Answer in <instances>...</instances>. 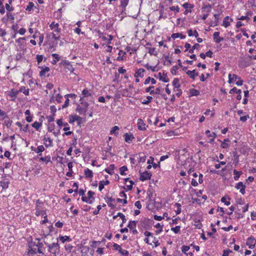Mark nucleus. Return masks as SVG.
<instances>
[{"label": "nucleus", "mask_w": 256, "mask_h": 256, "mask_svg": "<svg viewBox=\"0 0 256 256\" xmlns=\"http://www.w3.org/2000/svg\"><path fill=\"white\" fill-rule=\"evenodd\" d=\"M56 124L60 126H64L63 130L65 131V132L63 134V136H70L72 134V132L71 131H68L70 130V128L68 126V124L67 122L64 123L62 122V119L60 118L56 120Z\"/></svg>", "instance_id": "obj_1"}, {"label": "nucleus", "mask_w": 256, "mask_h": 256, "mask_svg": "<svg viewBox=\"0 0 256 256\" xmlns=\"http://www.w3.org/2000/svg\"><path fill=\"white\" fill-rule=\"evenodd\" d=\"M44 244L48 248V251L50 252L52 249L56 248V251L59 250L60 246L58 243V239H56V242H54L52 244H48L44 242Z\"/></svg>", "instance_id": "obj_2"}, {"label": "nucleus", "mask_w": 256, "mask_h": 256, "mask_svg": "<svg viewBox=\"0 0 256 256\" xmlns=\"http://www.w3.org/2000/svg\"><path fill=\"white\" fill-rule=\"evenodd\" d=\"M256 244V240L254 236L249 237L246 240V244L248 246L249 248L252 249L254 248Z\"/></svg>", "instance_id": "obj_3"}, {"label": "nucleus", "mask_w": 256, "mask_h": 256, "mask_svg": "<svg viewBox=\"0 0 256 256\" xmlns=\"http://www.w3.org/2000/svg\"><path fill=\"white\" fill-rule=\"evenodd\" d=\"M50 30H53L56 33H60L61 32V28L59 27L58 23L52 22L50 24Z\"/></svg>", "instance_id": "obj_4"}, {"label": "nucleus", "mask_w": 256, "mask_h": 256, "mask_svg": "<svg viewBox=\"0 0 256 256\" xmlns=\"http://www.w3.org/2000/svg\"><path fill=\"white\" fill-rule=\"evenodd\" d=\"M34 244H36L32 242L30 244L28 249V253L29 254H32L38 253L37 247L34 246Z\"/></svg>", "instance_id": "obj_5"}, {"label": "nucleus", "mask_w": 256, "mask_h": 256, "mask_svg": "<svg viewBox=\"0 0 256 256\" xmlns=\"http://www.w3.org/2000/svg\"><path fill=\"white\" fill-rule=\"evenodd\" d=\"M151 176L152 174L150 172L147 171H145L144 172L140 174V180L141 181L144 182V180H150Z\"/></svg>", "instance_id": "obj_6"}, {"label": "nucleus", "mask_w": 256, "mask_h": 256, "mask_svg": "<svg viewBox=\"0 0 256 256\" xmlns=\"http://www.w3.org/2000/svg\"><path fill=\"white\" fill-rule=\"evenodd\" d=\"M220 32H214L212 35L214 40L216 44L220 43L224 40V38L220 36Z\"/></svg>", "instance_id": "obj_7"}, {"label": "nucleus", "mask_w": 256, "mask_h": 256, "mask_svg": "<svg viewBox=\"0 0 256 256\" xmlns=\"http://www.w3.org/2000/svg\"><path fill=\"white\" fill-rule=\"evenodd\" d=\"M138 129L140 130H146V124L144 122V120L141 118H138L137 122Z\"/></svg>", "instance_id": "obj_8"}, {"label": "nucleus", "mask_w": 256, "mask_h": 256, "mask_svg": "<svg viewBox=\"0 0 256 256\" xmlns=\"http://www.w3.org/2000/svg\"><path fill=\"white\" fill-rule=\"evenodd\" d=\"M82 96H80V101H82L84 98H88L92 96V92L87 88H84L82 91Z\"/></svg>", "instance_id": "obj_9"}, {"label": "nucleus", "mask_w": 256, "mask_h": 256, "mask_svg": "<svg viewBox=\"0 0 256 256\" xmlns=\"http://www.w3.org/2000/svg\"><path fill=\"white\" fill-rule=\"evenodd\" d=\"M235 187L236 189L240 190V192L242 194H245L246 186L243 184L242 182H238Z\"/></svg>", "instance_id": "obj_10"}, {"label": "nucleus", "mask_w": 256, "mask_h": 256, "mask_svg": "<svg viewBox=\"0 0 256 256\" xmlns=\"http://www.w3.org/2000/svg\"><path fill=\"white\" fill-rule=\"evenodd\" d=\"M144 234L146 236V238H144V240L145 242L148 244H150V241H149V238H154V240H156V238L153 236L152 233H151L150 232L148 231L144 232Z\"/></svg>", "instance_id": "obj_11"}, {"label": "nucleus", "mask_w": 256, "mask_h": 256, "mask_svg": "<svg viewBox=\"0 0 256 256\" xmlns=\"http://www.w3.org/2000/svg\"><path fill=\"white\" fill-rule=\"evenodd\" d=\"M124 140L127 143H130L134 139V137L132 134L126 133L124 135Z\"/></svg>", "instance_id": "obj_12"}, {"label": "nucleus", "mask_w": 256, "mask_h": 256, "mask_svg": "<svg viewBox=\"0 0 256 256\" xmlns=\"http://www.w3.org/2000/svg\"><path fill=\"white\" fill-rule=\"evenodd\" d=\"M18 94V90H14V89H12L8 94V96L11 98L10 100L12 101H14L17 96Z\"/></svg>", "instance_id": "obj_13"}, {"label": "nucleus", "mask_w": 256, "mask_h": 256, "mask_svg": "<svg viewBox=\"0 0 256 256\" xmlns=\"http://www.w3.org/2000/svg\"><path fill=\"white\" fill-rule=\"evenodd\" d=\"M81 118L78 116L70 115L68 122L70 124H72L75 121L80 120Z\"/></svg>", "instance_id": "obj_14"}, {"label": "nucleus", "mask_w": 256, "mask_h": 256, "mask_svg": "<svg viewBox=\"0 0 256 256\" xmlns=\"http://www.w3.org/2000/svg\"><path fill=\"white\" fill-rule=\"evenodd\" d=\"M144 71H145L142 68H140L137 70L136 72L134 74V76L136 78L144 77Z\"/></svg>", "instance_id": "obj_15"}, {"label": "nucleus", "mask_w": 256, "mask_h": 256, "mask_svg": "<svg viewBox=\"0 0 256 256\" xmlns=\"http://www.w3.org/2000/svg\"><path fill=\"white\" fill-rule=\"evenodd\" d=\"M64 65L65 66L64 68L70 71V73L74 72V68L72 65L70 64V62L68 61H65L64 62Z\"/></svg>", "instance_id": "obj_16"}, {"label": "nucleus", "mask_w": 256, "mask_h": 256, "mask_svg": "<svg viewBox=\"0 0 256 256\" xmlns=\"http://www.w3.org/2000/svg\"><path fill=\"white\" fill-rule=\"evenodd\" d=\"M186 74L190 76V77L194 80L196 76L198 75V72H196V70H188L186 72Z\"/></svg>", "instance_id": "obj_17"}, {"label": "nucleus", "mask_w": 256, "mask_h": 256, "mask_svg": "<svg viewBox=\"0 0 256 256\" xmlns=\"http://www.w3.org/2000/svg\"><path fill=\"white\" fill-rule=\"evenodd\" d=\"M251 64V62L250 58H246L241 62V66L242 67L246 68L250 66Z\"/></svg>", "instance_id": "obj_18"}, {"label": "nucleus", "mask_w": 256, "mask_h": 256, "mask_svg": "<svg viewBox=\"0 0 256 256\" xmlns=\"http://www.w3.org/2000/svg\"><path fill=\"white\" fill-rule=\"evenodd\" d=\"M43 140L46 142H48V144L44 143V145L46 147H50L53 146L52 140L50 138L44 136V138H43Z\"/></svg>", "instance_id": "obj_19"}, {"label": "nucleus", "mask_w": 256, "mask_h": 256, "mask_svg": "<svg viewBox=\"0 0 256 256\" xmlns=\"http://www.w3.org/2000/svg\"><path fill=\"white\" fill-rule=\"evenodd\" d=\"M232 76H233V78H235L234 80H238V81L236 82V83L238 86H241L242 85L243 80L240 78V76H237L235 74H233Z\"/></svg>", "instance_id": "obj_20"}, {"label": "nucleus", "mask_w": 256, "mask_h": 256, "mask_svg": "<svg viewBox=\"0 0 256 256\" xmlns=\"http://www.w3.org/2000/svg\"><path fill=\"white\" fill-rule=\"evenodd\" d=\"M232 20V18L229 19L228 16L225 17L223 20L222 26L225 28L228 27L230 25V22Z\"/></svg>", "instance_id": "obj_21"}, {"label": "nucleus", "mask_w": 256, "mask_h": 256, "mask_svg": "<svg viewBox=\"0 0 256 256\" xmlns=\"http://www.w3.org/2000/svg\"><path fill=\"white\" fill-rule=\"evenodd\" d=\"M233 172L234 174V178L236 181L238 180L240 175L242 174V171H238L235 169L234 170Z\"/></svg>", "instance_id": "obj_22"}, {"label": "nucleus", "mask_w": 256, "mask_h": 256, "mask_svg": "<svg viewBox=\"0 0 256 256\" xmlns=\"http://www.w3.org/2000/svg\"><path fill=\"white\" fill-rule=\"evenodd\" d=\"M38 68H42V70L40 72V76H45L46 72H48L50 70L48 67L43 68V67L39 66Z\"/></svg>", "instance_id": "obj_23"}, {"label": "nucleus", "mask_w": 256, "mask_h": 256, "mask_svg": "<svg viewBox=\"0 0 256 256\" xmlns=\"http://www.w3.org/2000/svg\"><path fill=\"white\" fill-rule=\"evenodd\" d=\"M84 174L86 178H92L93 176V172L92 170L87 168L84 170Z\"/></svg>", "instance_id": "obj_24"}, {"label": "nucleus", "mask_w": 256, "mask_h": 256, "mask_svg": "<svg viewBox=\"0 0 256 256\" xmlns=\"http://www.w3.org/2000/svg\"><path fill=\"white\" fill-rule=\"evenodd\" d=\"M230 198L228 196H224L221 198V202H224L226 206H229L230 204Z\"/></svg>", "instance_id": "obj_25"}, {"label": "nucleus", "mask_w": 256, "mask_h": 256, "mask_svg": "<svg viewBox=\"0 0 256 256\" xmlns=\"http://www.w3.org/2000/svg\"><path fill=\"white\" fill-rule=\"evenodd\" d=\"M44 148L42 145L38 146L36 149V152L39 154L38 156H42V152L44 150Z\"/></svg>", "instance_id": "obj_26"}, {"label": "nucleus", "mask_w": 256, "mask_h": 256, "mask_svg": "<svg viewBox=\"0 0 256 256\" xmlns=\"http://www.w3.org/2000/svg\"><path fill=\"white\" fill-rule=\"evenodd\" d=\"M137 222L135 220H130V221L128 227L130 230H133L134 228H136V226Z\"/></svg>", "instance_id": "obj_27"}, {"label": "nucleus", "mask_w": 256, "mask_h": 256, "mask_svg": "<svg viewBox=\"0 0 256 256\" xmlns=\"http://www.w3.org/2000/svg\"><path fill=\"white\" fill-rule=\"evenodd\" d=\"M76 111L78 112L80 114H85L86 112V109L84 108L81 107L80 105L77 106L76 108Z\"/></svg>", "instance_id": "obj_28"}, {"label": "nucleus", "mask_w": 256, "mask_h": 256, "mask_svg": "<svg viewBox=\"0 0 256 256\" xmlns=\"http://www.w3.org/2000/svg\"><path fill=\"white\" fill-rule=\"evenodd\" d=\"M59 239L62 243H64L66 242H70L72 240V239L69 236H60Z\"/></svg>", "instance_id": "obj_29"}, {"label": "nucleus", "mask_w": 256, "mask_h": 256, "mask_svg": "<svg viewBox=\"0 0 256 256\" xmlns=\"http://www.w3.org/2000/svg\"><path fill=\"white\" fill-rule=\"evenodd\" d=\"M190 96H198L200 95V92L198 90L192 88L190 90Z\"/></svg>", "instance_id": "obj_30"}, {"label": "nucleus", "mask_w": 256, "mask_h": 256, "mask_svg": "<svg viewBox=\"0 0 256 256\" xmlns=\"http://www.w3.org/2000/svg\"><path fill=\"white\" fill-rule=\"evenodd\" d=\"M172 38L174 39H175L176 38H180L181 39H184L186 38L185 35H182L180 33H174L172 34Z\"/></svg>", "instance_id": "obj_31"}, {"label": "nucleus", "mask_w": 256, "mask_h": 256, "mask_svg": "<svg viewBox=\"0 0 256 256\" xmlns=\"http://www.w3.org/2000/svg\"><path fill=\"white\" fill-rule=\"evenodd\" d=\"M18 91V92H22L26 96L29 95V89H26V88L24 86H21Z\"/></svg>", "instance_id": "obj_32"}, {"label": "nucleus", "mask_w": 256, "mask_h": 256, "mask_svg": "<svg viewBox=\"0 0 256 256\" xmlns=\"http://www.w3.org/2000/svg\"><path fill=\"white\" fill-rule=\"evenodd\" d=\"M114 164H110V166L108 168H106L104 170L108 173L110 174H112L113 172H112L114 170Z\"/></svg>", "instance_id": "obj_33"}, {"label": "nucleus", "mask_w": 256, "mask_h": 256, "mask_svg": "<svg viewBox=\"0 0 256 256\" xmlns=\"http://www.w3.org/2000/svg\"><path fill=\"white\" fill-rule=\"evenodd\" d=\"M120 197L124 198L123 199V204H126L128 203V201L126 200L127 196H126V194H125V192L124 191L120 192Z\"/></svg>", "instance_id": "obj_34"}, {"label": "nucleus", "mask_w": 256, "mask_h": 256, "mask_svg": "<svg viewBox=\"0 0 256 256\" xmlns=\"http://www.w3.org/2000/svg\"><path fill=\"white\" fill-rule=\"evenodd\" d=\"M162 226H162L160 223H158L154 226L155 228H160L159 230H156V233L157 234H159L162 231Z\"/></svg>", "instance_id": "obj_35"}, {"label": "nucleus", "mask_w": 256, "mask_h": 256, "mask_svg": "<svg viewBox=\"0 0 256 256\" xmlns=\"http://www.w3.org/2000/svg\"><path fill=\"white\" fill-rule=\"evenodd\" d=\"M179 80L178 78H175L172 81V85L174 86L175 88H178L180 87V84L178 82Z\"/></svg>", "instance_id": "obj_36"}, {"label": "nucleus", "mask_w": 256, "mask_h": 256, "mask_svg": "<svg viewBox=\"0 0 256 256\" xmlns=\"http://www.w3.org/2000/svg\"><path fill=\"white\" fill-rule=\"evenodd\" d=\"M8 117L6 112L0 109V120H4Z\"/></svg>", "instance_id": "obj_37"}, {"label": "nucleus", "mask_w": 256, "mask_h": 256, "mask_svg": "<svg viewBox=\"0 0 256 256\" xmlns=\"http://www.w3.org/2000/svg\"><path fill=\"white\" fill-rule=\"evenodd\" d=\"M126 170H128V168H127L126 166H122L120 168V174L122 176L126 175V174L125 173V172L126 171Z\"/></svg>", "instance_id": "obj_38"}, {"label": "nucleus", "mask_w": 256, "mask_h": 256, "mask_svg": "<svg viewBox=\"0 0 256 256\" xmlns=\"http://www.w3.org/2000/svg\"><path fill=\"white\" fill-rule=\"evenodd\" d=\"M82 200L84 202H86V203H88V204H92L94 202H92V200L90 199V198H89L88 197H86V196H82Z\"/></svg>", "instance_id": "obj_39"}, {"label": "nucleus", "mask_w": 256, "mask_h": 256, "mask_svg": "<svg viewBox=\"0 0 256 256\" xmlns=\"http://www.w3.org/2000/svg\"><path fill=\"white\" fill-rule=\"evenodd\" d=\"M148 53L150 55L156 56L158 54V51L156 50V48H149Z\"/></svg>", "instance_id": "obj_40"}, {"label": "nucleus", "mask_w": 256, "mask_h": 256, "mask_svg": "<svg viewBox=\"0 0 256 256\" xmlns=\"http://www.w3.org/2000/svg\"><path fill=\"white\" fill-rule=\"evenodd\" d=\"M26 40V38H20L16 40V42L18 44V46H22L24 45V42Z\"/></svg>", "instance_id": "obj_41"}, {"label": "nucleus", "mask_w": 256, "mask_h": 256, "mask_svg": "<svg viewBox=\"0 0 256 256\" xmlns=\"http://www.w3.org/2000/svg\"><path fill=\"white\" fill-rule=\"evenodd\" d=\"M42 124L40 122H35L32 124V126L35 128L36 130H38L42 126Z\"/></svg>", "instance_id": "obj_42"}, {"label": "nucleus", "mask_w": 256, "mask_h": 256, "mask_svg": "<svg viewBox=\"0 0 256 256\" xmlns=\"http://www.w3.org/2000/svg\"><path fill=\"white\" fill-rule=\"evenodd\" d=\"M212 8V6L210 4H206V5H205L202 8V9L204 10H205L206 12H210V10Z\"/></svg>", "instance_id": "obj_43"}, {"label": "nucleus", "mask_w": 256, "mask_h": 256, "mask_svg": "<svg viewBox=\"0 0 256 256\" xmlns=\"http://www.w3.org/2000/svg\"><path fill=\"white\" fill-rule=\"evenodd\" d=\"M160 80L164 82H169V78H168L166 74L163 73L162 77L160 78Z\"/></svg>", "instance_id": "obj_44"}, {"label": "nucleus", "mask_w": 256, "mask_h": 256, "mask_svg": "<svg viewBox=\"0 0 256 256\" xmlns=\"http://www.w3.org/2000/svg\"><path fill=\"white\" fill-rule=\"evenodd\" d=\"M200 46L198 44H196L192 46L191 49L188 50V52L190 54H192L194 52V50L195 49H198Z\"/></svg>", "instance_id": "obj_45"}, {"label": "nucleus", "mask_w": 256, "mask_h": 256, "mask_svg": "<svg viewBox=\"0 0 256 256\" xmlns=\"http://www.w3.org/2000/svg\"><path fill=\"white\" fill-rule=\"evenodd\" d=\"M234 92L238 94H240L242 92V90H240L234 87V88H232L230 91V94H232Z\"/></svg>", "instance_id": "obj_46"}, {"label": "nucleus", "mask_w": 256, "mask_h": 256, "mask_svg": "<svg viewBox=\"0 0 256 256\" xmlns=\"http://www.w3.org/2000/svg\"><path fill=\"white\" fill-rule=\"evenodd\" d=\"M206 134L208 137H212L214 138H215L216 136V134L215 132H212V133H211L210 130H206Z\"/></svg>", "instance_id": "obj_47"}, {"label": "nucleus", "mask_w": 256, "mask_h": 256, "mask_svg": "<svg viewBox=\"0 0 256 256\" xmlns=\"http://www.w3.org/2000/svg\"><path fill=\"white\" fill-rule=\"evenodd\" d=\"M230 140L228 138L224 139V142H223L221 144L222 147L223 148H228L229 145L226 142H228Z\"/></svg>", "instance_id": "obj_48"}, {"label": "nucleus", "mask_w": 256, "mask_h": 256, "mask_svg": "<svg viewBox=\"0 0 256 256\" xmlns=\"http://www.w3.org/2000/svg\"><path fill=\"white\" fill-rule=\"evenodd\" d=\"M175 206L177 208L176 211V214H178L181 212V204L179 203H176Z\"/></svg>", "instance_id": "obj_49"}, {"label": "nucleus", "mask_w": 256, "mask_h": 256, "mask_svg": "<svg viewBox=\"0 0 256 256\" xmlns=\"http://www.w3.org/2000/svg\"><path fill=\"white\" fill-rule=\"evenodd\" d=\"M34 6V4L32 2H29L26 8V11L30 12L32 8Z\"/></svg>", "instance_id": "obj_50"}, {"label": "nucleus", "mask_w": 256, "mask_h": 256, "mask_svg": "<svg viewBox=\"0 0 256 256\" xmlns=\"http://www.w3.org/2000/svg\"><path fill=\"white\" fill-rule=\"evenodd\" d=\"M40 160L46 162V164H48V162L50 161V156H48L46 157H42L40 158Z\"/></svg>", "instance_id": "obj_51"}, {"label": "nucleus", "mask_w": 256, "mask_h": 256, "mask_svg": "<svg viewBox=\"0 0 256 256\" xmlns=\"http://www.w3.org/2000/svg\"><path fill=\"white\" fill-rule=\"evenodd\" d=\"M34 246H36L37 247L38 253V254L42 253V243H39L38 244H34Z\"/></svg>", "instance_id": "obj_52"}, {"label": "nucleus", "mask_w": 256, "mask_h": 256, "mask_svg": "<svg viewBox=\"0 0 256 256\" xmlns=\"http://www.w3.org/2000/svg\"><path fill=\"white\" fill-rule=\"evenodd\" d=\"M2 188H7L8 187L9 182L7 181L0 182Z\"/></svg>", "instance_id": "obj_53"}, {"label": "nucleus", "mask_w": 256, "mask_h": 256, "mask_svg": "<svg viewBox=\"0 0 256 256\" xmlns=\"http://www.w3.org/2000/svg\"><path fill=\"white\" fill-rule=\"evenodd\" d=\"M182 6L187 10L188 8H194V5L188 2H186L182 4Z\"/></svg>", "instance_id": "obj_54"}, {"label": "nucleus", "mask_w": 256, "mask_h": 256, "mask_svg": "<svg viewBox=\"0 0 256 256\" xmlns=\"http://www.w3.org/2000/svg\"><path fill=\"white\" fill-rule=\"evenodd\" d=\"M119 252L124 256H128L129 254V252L127 250L122 249V248L119 250Z\"/></svg>", "instance_id": "obj_55"}, {"label": "nucleus", "mask_w": 256, "mask_h": 256, "mask_svg": "<svg viewBox=\"0 0 256 256\" xmlns=\"http://www.w3.org/2000/svg\"><path fill=\"white\" fill-rule=\"evenodd\" d=\"M144 66L148 70H152V72H154L156 71V66H150L148 64L144 65Z\"/></svg>", "instance_id": "obj_56"}, {"label": "nucleus", "mask_w": 256, "mask_h": 256, "mask_svg": "<svg viewBox=\"0 0 256 256\" xmlns=\"http://www.w3.org/2000/svg\"><path fill=\"white\" fill-rule=\"evenodd\" d=\"M12 120H4V124L7 126V128H9L11 126L12 124Z\"/></svg>", "instance_id": "obj_57"}, {"label": "nucleus", "mask_w": 256, "mask_h": 256, "mask_svg": "<svg viewBox=\"0 0 256 256\" xmlns=\"http://www.w3.org/2000/svg\"><path fill=\"white\" fill-rule=\"evenodd\" d=\"M180 226H176L174 228H172L171 230L174 232L175 234H178L180 232Z\"/></svg>", "instance_id": "obj_58"}, {"label": "nucleus", "mask_w": 256, "mask_h": 256, "mask_svg": "<svg viewBox=\"0 0 256 256\" xmlns=\"http://www.w3.org/2000/svg\"><path fill=\"white\" fill-rule=\"evenodd\" d=\"M128 4V0H120V6L125 8Z\"/></svg>", "instance_id": "obj_59"}, {"label": "nucleus", "mask_w": 256, "mask_h": 256, "mask_svg": "<svg viewBox=\"0 0 256 256\" xmlns=\"http://www.w3.org/2000/svg\"><path fill=\"white\" fill-rule=\"evenodd\" d=\"M178 66H172L171 70V73L173 75H176V70H178Z\"/></svg>", "instance_id": "obj_60"}, {"label": "nucleus", "mask_w": 256, "mask_h": 256, "mask_svg": "<svg viewBox=\"0 0 256 256\" xmlns=\"http://www.w3.org/2000/svg\"><path fill=\"white\" fill-rule=\"evenodd\" d=\"M94 192L92 191H88V195L89 198L92 200V202H94Z\"/></svg>", "instance_id": "obj_61"}, {"label": "nucleus", "mask_w": 256, "mask_h": 256, "mask_svg": "<svg viewBox=\"0 0 256 256\" xmlns=\"http://www.w3.org/2000/svg\"><path fill=\"white\" fill-rule=\"evenodd\" d=\"M118 216H120L122 218V224L126 222V220L125 218V216L123 214H122L121 212H118Z\"/></svg>", "instance_id": "obj_62"}, {"label": "nucleus", "mask_w": 256, "mask_h": 256, "mask_svg": "<svg viewBox=\"0 0 256 256\" xmlns=\"http://www.w3.org/2000/svg\"><path fill=\"white\" fill-rule=\"evenodd\" d=\"M190 250V246H182V252L184 254H186V252H188Z\"/></svg>", "instance_id": "obj_63"}, {"label": "nucleus", "mask_w": 256, "mask_h": 256, "mask_svg": "<svg viewBox=\"0 0 256 256\" xmlns=\"http://www.w3.org/2000/svg\"><path fill=\"white\" fill-rule=\"evenodd\" d=\"M232 252V250H230L229 249L224 250L223 251V254H222V256H228L229 254Z\"/></svg>", "instance_id": "obj_64"}]
</instances>
